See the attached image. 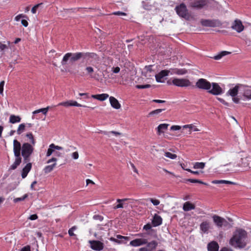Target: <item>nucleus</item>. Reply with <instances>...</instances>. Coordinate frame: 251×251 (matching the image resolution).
Returning <instances> with one entry per match:
<instances>
[{
	"instance_id": "nucleus-48",
	"label": "nucleus",
	"mask_w": 251,
	"mask_h": 251,
	"mask_svg": "<svg viewBox=\"0 0 251 251\" xmlns=\"http://www.w3.org/2000/svg\"><path fill=\"white\" fill-rule=\"evenodd\" d=\"M76 227L75 226H74L71 228H70L68 230V233L70 236H73L75 235V234L74 233V230L76 229Z\"/></svg>"
},
{
	"instance_id": "nucleus-32",
	"label": "nucleus",
	"mask_w": 251,
	"mask_h": 251,
	"mask_svg": "<svg viewBox=\"0 0 251 251\" xmlns=\"http://www.w3.org/2000/svg\"><path fill=\"white\" fill-rule=\"evenodd\" d=\"M241 166L245 168H251L250 166V160L247 157L241 158Z\"/></svg>"
},
{
	"instance_id": "nucleus-60",
	"label": "nucleus",
	"mask_w": 251,
	"mask_h": 251,
	"mask_svg": "<svg viewBox=\"0 0 251 251\" xmlns=\"http://www.w3.org/2000/svg\"><path fill=\"white\" fill-rule=\"evenodd\" d=\"M38 218V217L37 214H33V215H31L28 217V219L32 221V220H35L37 219Z\"/></svg>"
},
{
	"instance_id": "nucleus-43",
	"label": "nucleus",
	"mask_w": 251,
	"mask_h": 251,
	"mask_svg": "<svg viewBox=\"0 0 251 251\" xmlns=\"http://www.w3.org/2000/svg\"><path fill=\"white\" fill-rule=\"evenodd\" d=\"M165 156L172 159H175L177 157V155L176 154L172 153L170 152H165Z\"/></svg>"
},
{
	"instance_id": "nucleus-31",
	"label": "nucleus",
	"mask_w": 251,
	"mask_h": 251,
	"mask_svg": "<svg viewBox=\"0 0 251 251\" xmlns=\"http://www.w3.org/2000/svg\"><path fill=\"white\" fill-rule=\"evenodd\" d=\"M213 184H232L236 185V183L228 180H214L212 181Z\"/></svg>"
},
{
	"instance_id": "nucleus-28",
	"label": "nucleus",
	"mask_w": 251,
	"mask_h": 251,
	"mask_svg": "<svg viewBox=\"0 0 251 251\" xmlns=\"http://www.w3.org/2000/svg\"><path fill=\"white\" fill-rule=\"evenodd\" d=\"M195 208V205L189 201L185 202L183 204V209L185 211H188Z\"/></svg>"
},
{
	"instance_id": "nucleus-21",
	"label": "nucleus",
	"mask_w": 251,
	"mask_h": 251,
	"mask_svg": "<svg viewBox=\"0 0 251 251\" xmlns=\"http://www.w3.org/2000/svg\"><path fill=\"white\" fill-rule=\"evenodd\" d=\"M169 126L168 124H161L158 125L156 129L157 131V134L160 135L161 134L164 133L166 131Z\"/></svg>"
},
{
	"instance_id": "nucleus-33",
	"label": "nucleus",
	"mask_w": 251,
	"mask_h": 251,
	"mask_svg": "<svg viewBox=\"0 0 251 251\" xmlns=\"http://www.w3.org/2000/svg\"><path fill=\"white\" fill-rule=\"evenodd\" d=\"M230 53H231L230 52H228L227 51H222L219 52L218 54L215 55L213 58L215 60H218L221 59L222 57L230 54Z\"/></svg>"
},
{
	"instance_id": "nucleus-3",
	"label": "nucleus",
	"mask_w": 251,
	"mask_h": 251,
	"mask_svg": "<svg viewBox=\"0 0 251 251\" xmlns=\"http://www.w3.org/2000/svg\"><path fill=\"white\" fill-rule=\"evenodd\" d=\"M196 87L200 89L206 90L213 95L217 96L223 93V91L218 83H210L204 78L199 79L196 83Z\"/></svg>"
},
{
	"instance_id": "nucleus-61",
	"label": "nucleus",
	"mask_w": 251,
	"mask_h": 251,
	"mask_svg": "<svg viewBox=\"0 0 251 251\" xmlns=\"http://www.w3.org/2000/svg\"><path fill=\"white\" fill-rule=\"evenodd\" d=\"M21 23L25 27H27L28 25V23L27 20L23 19L21 21Z\"/></svg>"
},
{
	"instance_id": "nucleus-53",
	"label": "nucleus",
	"mask_w": 251,
	"mask_h": 251,
	"mask_svg": "<svg viewBox=\"0 0 251 251\" xmlns=\"http://www.w3.org/2000/svg\"><path fill=\"white\" fill-rule=\"evenodd\" d=\"M112 14L115 15H118V16H126V13L123 12H121V11L114 12L112 13Z\"/></svg>"
},
{
	"instance_id": "nucleus-10",
	"label": "nucleus",
	"mask_w": 251,
	"mask_h": 251,
	"mask_svg": "<svg viewBox=\"0 0 251 251\" xmlns=\"http://www.w3.org/2000/svg\"><path fill=\"white\" fill-rule=\"evenodd\" d=\"M212 219L215 225L219 228L224 226H227L229 225L228 222L224 218L218 215H214Z\"/></svg>"
},
{
	"instance_id": "nucleus-63",
	"label": "nucleus",
	"mask_w": 251,
	"mask_h": 251,
	"mask_svg": "<svg viewBox=\"0 0 251 251\" xmlns=\"http://www.w3.org/2000/svg\"><path fill=\"white\" fill-rule=\"evenodd\" d=\"M57 161V159L55 157H52L50 159L48 160L47 163H50L51 162H54V163H56Z\"/></svg>"
},
{
	"instance_id": "nucleus-42",
	"label": "nucleus",
	"mask_w": 251,
	"mask_h": 251,
	"mask_svg": "<svg viewBox=\"0 0 251 251\" xmlns=\"http://www.w3.org/2000/svg\"><path fill=\"white\" fill-rule=\"evenodd\" d=\"M85 71L87 72V75H89L91 77H92V74L94 73V68L91 66H87L85 68Z\"/></svg>"
},
{
	"instance_id": "nucleus-37",
	"label": "nucleus",
	"mask_w": 251,
	"mask_h": 251,
	"mask_svg": "<svg viewBox=\"0 0 251 251\" xmlns=\"http://www.w3.org/2000/svg\"><path fill=\"white\" fill-rule=\"evenodd\" d=\"M205 164L203 162H196L193 166V168L195 169H203L205 167Z\"/></svg>"
},
{
	"instance_id": "nucleus-5",
	"label": "nucleus",
	"mask_w": 251,
	"mask_h": 251,
	"mask_svg": "<svg viewBox=\"0 0 251 251\" xmlns=\"http://www.w3.org/2000/svg\"><path fill=\"white\" fill-rule=\"evenodd\" d=\"M81 58V52H77L75 53L68 52L64 55L61 63L62 65L65 66L67 64V62L69 59H70L72 62H75Z\"/></svg>"
},
{
	"instance_id": "nucleus-11",
	"label": "nucleus",
	"mask_w": 251,
	"mask_h": 251,
	"mask_svg": "<svg viewBox=\"0 0 251 251\" xmlns=\"http://www.w3.org/2000/svg\"><path fill=\"white\" fill-rule=\"evenodd\" d=\"M231 28L237 33H241L244 30L245 27L242 21L236 19L232 22Z\"/></svg>"
},
{
	"instance_id": "nucleus-14",
	"label": "nucleus",
	"mask_w": 251,
	"mask_h": 251,
	"mask_svg": "<svg viewBox=\"0 0 251 251\" xmlns=\"http://www.w3.org/2000/svg\"><path fill=\"white\" fill-rule=\"evenodd\" d=\"M152 65L146 66L144 68V72L142 73V74L147 78H151L153 76H155V73L152 69Z\"/></svg>"
},
{
	"instance_id": "nucleus-47",
	"label": "nucleus",
	"mask_w": 251,
	"mask_h": 251,
	"mask_svg": "<svg viewBox=\"0 0 251 251\" xmlns=\"http://www.w3.org/2000/svg\"><path fill=\"white\" fill-rule=\"evenodd\" d=\"M27 18V16L24 14H19L18 15L16 16L15 17V20L16 21H19L21 19V18Z\"/></svg>"
},
{
	"instance_id": "nucleus-56",
	"label": "nucleus",
	"mask_w": 251,
	"mask_h": 251,
	"mask_svg": "<svg viewBox=\"0 0 251 251\" xmlns=\"http://www.w3.org/2000/svg\"><path fill=\"white\" fill-rule=\"evenodd\" d=\"M112 71L114 74H117L120 72V68L119 67H113L112 68Z\"/></svg>"
},
{
	"instance_id": "nucleus-17",
	"label": "nucleus",
	"mask_w": 251,
	"mask_h": 251,
	"mask_svg": "<svg viewBox=\"0 0 251 251\" xmlns=\"http://www.w3.org/2000/svg\"><path fill=\"white\" fill-rule=\"evenodd\" d=\"M147 243L148 240L147 239L138 238L130 241L129 245L132 247H138L141 245H145Z\"/></svg>"
},
{
	"instance_id": "nucleus-55",
	"label": "nucleus",
	"mask_w": 251,
	"mask_h": 251,
	"mask_svg": "<svg viewBox=\"0 0 251 251\" xmlns=\"http://www.w3.org/2000/svg\"><path fill=\"white\" fill-rule=\"evenodd\" d=\"M151 228V224L148 223L146 225H145L143 227V229L145 230L146 231H148L149 230H150Z\"/></svg>"
},
{
	"instance_id": "nucleus-34",
	"label": "nucleus",
	"mask_w": 251,
	"mask_h": 251,
	"mask_svg": "<svg viewBox=\"0 0 251 251\" xmlns=\"http://www.w3.org/2000/svg\"><path fill=\"white\" fill-rule=\"evenodd\" d=\"M56 166V163H54L52 165L46 166L43 169L45 174H48L51 172Z\"/></svg>"
},
{
	"instance_id": "nucleus-46",
	"label": "nucleus",
	"mask_w": 251,
	"mask_h": 251,
	"mask_svg": "<svg viewBox=\"0 0 251 251\" xmlns=\"http://www.w3.org/2000/svg\"><path fill=\"white\" fill-rule=\"evenodd\" d=\"M151 87L150 84H145V85H137L135 87L137 89H146L149 88Z\"/></svg>"
},
{
	"instance_id": "nucleus-64",
	"label": "nucleus",
	"mask_w": 251,
	"mask_h": 251,
	"mask_svg": "<svg viewBox=\"0 0 251 251\" xmlns=\"http://www.w3.org/2000/svg\"><path fill=\"white\" fill-rule=\"evenodd\" d=\"M220 251H233L232 249L226 247H224Z\"/></svg>"
},
{
	"instance_id": "nucleus-41",
	"label": "nucleus",
	"mask_w": 251,
	"mask_h": 251,
	"mask_svg": "<svg viewBox=\"0 0 251 251\" xmlns=\"http://www.w3.org/2000/svg\"><path fill=\"white\" fill-rule=\"evenodd\" d=\"M164 110H165V109H157L153 110L149 113V116H152L154 115L159 114V113H160L161 112H162Z\"/></svg>"
},
{
	"instance_id": "nucleus-38",
	"label": "nucleus",
	"mask_w": 251,
	"mask_h": 251,
	"mask_svg": "<svg viewBox=\"0 0 251 251\" xmlns=\"http://www.w3.org/2000/svg\"><path fill=\"white\" fill-rule=\"evenodd\" d=\"M25 124H20L17 130V133L18 135H20L25 130Z\"/></svg>"
},
{
	"instance_id": "nucleus-6",
	"label": "nucleus",
	"mask_w": 251,
	"mask_h": 251,
	"mask_svg": "<svg viewBox=\"0 0 251 251\" xmlns=\"http://www.w3.org/2000/svg\"><path fill=\"white\" fill-rule=\"evenodd\" d=\"M208 0H188V7L196 9H201L206 6Z\"/></svg>"
},
{
	"instance_id": "nucleus-59",
	"label": "nucleus",
	"mask_w": 251,
	"mask_h": 251,
	"mask_svg": "<svg viewBox=\"0 0 251 251\" xmlns=\"http://www.w3.org/2000/svg\"><path fill=\"white\" fill-rule=\"evenodd\" d=\"M51 146L52 148H54V150H63V148L62 147L55 145L53 143L51 144Z\"/></svg>"
},
{
	"instance_id": "nucleus-7",
	"label": "nucleus",
	"mask_w": 251,
	"mask_h": 251,
	"mask_svg": "<svg viewBox=\"0 0 251 251\" xmlns=\"http://www.w3.org/2000/svg\"><path fill=\"white\" fill-rule=\"evenodd\" d=\"M239 96L244 100H251V86L241 84Z\"/></svg>"
},
{
	"instance_id": "nucleus-12",
	"label": "nucleus",
	"mask_w": 251,
	"mask_h": 251,
	"mask_svg": "<svg viewBox=\"0 0 251 251\" xmlns=\"http://www.w3.org/2000/svg\"><path fill=\"white\" fill-rule=\"evenodd\" d=\"M241 84L237 83L236 85L230 89L227 92L226 95L230 96L232 97H234V96H237L238 93L240 95L241 92Z\"/></svg>"
},
{
	"instance_id": "nucleus-15",
	"label": "nucleus",
	"mask_w": 251,
	"mask_h": 251,
	"mask_svg": "<svg viewBox=\"0 0 251 251\" xmlns=\"http://www.w3.org/2000/svg\"><path fill=\"white\" fill-rule=\"evenodd\" d=\"M81 58L86 61H89L91 59L94 60H97L98 59V55L95 52H81Z\"/></svg>"
},
{
	"instance_id": "nucleus-23",
	"label": "nucleus",
	"mask_w": 251,
	"mask_h": 251,
	"mask_svg": "<svg viewBox=\"0 0 251 251\" xmlns=\"http://www.w3.org/2000/svg\"><path fill=\"white\" fill-rule=\"evenodd\" d=\"M207 247L208 251H218L219 248L218 243L214 241L209 243Z\"/></svg>"
},
{
	"instance_id": "nucleus-2",
	"label": "nucleus",
	"mask_w": 251,
	"mask_h": 251,
	"mask_svg": "<svg viewBox=\"0 0 251 251\" xmlns=\"http://www.w3.org/2000/svg\"><path fill=\"white\" fill-rule=\"evenodd\" d=\"M248 232L244 229L238 228L233 232L229 244L234 248L243 249L247 245Z\"/></svg>"
},
{
	"instance_id": "nucleus-35",
	"label": "nucleus",
	"mask_w": 251,
	"mask_h": 251,
	"mask_svg": "<svg viewBox=\"0 0 251 251\" xmlns=\"http://www.w3.org/2000/svg\"><path fill=\"white\" fill-rule=\"evenodd\" d=\"M50 108V106H47L46 108L39 109L38 110H35L33 112V114H37L40 112H42L43 114L46 115Z\"/></svg>"
},
{
	"instance_id": "nucleus-1",
	"label": "nucleus",
	"mask_w": 251,
	"mask_h": 251,
	"mask_svg": "<svg viewBox=\"0 0 251 251\" xmlns=\"http://www.w3.org/2000/svg\"><path fill=\"white\" fill-rule=\"evenodd\" d=\"M32 145L28 143H24L21 145L20 142L14 139L13 141V152L15 161L11 165L10 169L15 170L22 162L21 153L24 158V162L27 163L30 160V156L33 152L34 148Z\"/></svg>"
},
{
	"instance_id": "nucleus-25",
	"label": "nucleus",
	"mask_w": 251,
	"mask_h": 251,
	"mask_svg": "<svg viewBox=\"0 0 251 251\" xmlns=\"http://www.w3.org/2000/svg\"><path fill=\"white\" fill-rule=\"evenodd\" d=\"M109 101L111 106L116 109H119L121 108V106L118 100L113 97H110L109 98Z\"/></svg>"
},
{
	"instance_id": "nucleus-52",
	"label": "nucleus",
	"mask_w": 251,
	"mask_h": 251,
	"mask_svg": "<svg viewBox=\"0 0 251 251\" xmlns=\"http://www.w3.org/2000/svg\"><path fill=\"white\" fill-rule=\"evenodd\" d=\"M93 219L94 220L102 221L103 220V217L102 216L100 215H95L93 216Z\"/></svg>"
},
{
	"instance_id": "nucleus-4",
	"label": "nucleus",
	"mask_w": 251,
	"mask_h": 251,
	"mask_svg": "<svg viewBox=\"0 0 251 251\" xmlns=\"http://www.w3.org/2000/svg\"><path fill=\"white\" fill-rule=\"evenodd\" d=\"M175 11L176 14L181 18L189 21L192 18L190 13L187 8L186 5L184 3L176 5L175 7Z\"/></svg>"
},
{
	"instance_id": "nucleus-62",
	"label": "nucleus",
	"mask_w": 251,
	"mask_h": 251,
	"mask_svg": "<svg viewBox=\"0 0 251 251\" xmlns=\"http://www.w3.org/2000/svg\"><path fill=\"white\" fill-rule=\"evenodd\" d=\"M217 99L219 101H220L221 102H222L224 104H225L226 106H228V103L227 102H226L224 99L220 98H218Z\"/></svg>"
},
{
	"instance_id": "nucleus-57",
	"label": "nucleus",
	"mask_w": 251,
	"mask_h": 251,
	"mask_svg": "<svg viewBox=\"0 0 251 251\" xmlns=\"http://www.w3.org/2000/svg\"><path fill=\"white\" fill-rule=\"evenodd\" d=\"M180 129L181 126H172L170 128V129L171 130H180Z\"/></svg>"
},
{
	"instance_id": "nucleus-50",
	"label": "nucleus",
	"mask_w": 251,
	"mask_h": 251,
	"mask_svg": "<svg viewBox=\"0 0 251 251\" xmlns=\"http://www.w3.org/2000/svg\"><path fill=\"white\" fill-rule=\"evenodd\" d=\"M5 82L4 81H1L0 82V94L2 95H3V88Z\"/></svg>"
},
{
	"instance_id": "nucleus-29",
	"label": "nucleus",
	"mask_w": 251,
	"mask_h": 251,
	"mask_svg": "<svg viewBox=\"0 0 251 251\" xmlns=\"http://www.w3.org/2000/svg\"><path fill=\"white\" fill-rule=\"evenodd\" d=\"M92 97L98 100L103 101L109 97V95L107 94L93 95H92Z\"/></svg>"
},
{
	"instance_id": "nucleus-30",
	"label": "nucleus",
	"mask_w": 251,
	"mask_h": 251,
	"mask_svg": "<svg viewBox=\"0 0 251 251\" xmlns=\"http://www.w3.org/2000/svg\"><path fill=\"white\" fill-rule=\"evenodd\" d=\"M21 118L19 116L11 115L9 117V123L11 124L18 123L21 122Z\"/></svg>"
},
{
	"instance_id": "nucleus-9",
	"label": "nucleus",
	"mask_w": 251,
	"mask_h": 251,
	"mask_svg": "<svg viewBox=\"0 0 251 251\" xmlns=\"http://www.w3.org/2000/svg\"><path fill=\"white\" fill-rule=\"evenodd\" d=\"M172 84L177 87H184L191 86L192 82L187 78H175L172 80Z\"/></svg>"
},
{
	"instance_id": "nucleus-22",
	"label": "nucleus",
	"mask_w": 251,
	"mask_h": 251,
	"mask_svg": "<svg viewBox=\"0 0 251 251\" xmlns=\"http://www.w3.org/2000/svg\"><path fill=\"white\" fill-rule=\"evenodd\" d=\"M128 200H131V199H127V198H125L123 199H117L116 201L117 202H118V204L117 205H115L113 207L114 209H117L119 208H124V202ZM132 201H137L138 200H132Z\"/></svg>"
},
{
	"instance_id": "nucleus-58",
	"label": "nucleus",
	"mask_w": 251,
	"mask_h": 251,
	"mask_svg": "<svg viewBox=\"0 0 251 251\" xmlns=\"http://www.w3.org/2000/svg\"><path fill=\"white\" fill-rule=\"evenodd\" d=\"M241 98H239L237 96H234V97H232V100L235 103H239L240 100Z\"/></svg>"
},
{
	"instance_id": "nucleus-36",
	"label": "nucleus",
	"mask_w": 251,
	"mask_h": 251,
	"mask_svg": "<svg viewBox=\"0 0 251 251\" xmlns=\"http://www.w3.org/2000/svg\"><path fill=\"white\" fill-rule=\"evenodd\" d=\"M26 137H27L29 139V141L31 143L30 144L32 145L33 146H35L36 141L34 138L32 133L31 132L27 133L26 134Z\"/></svg>"
},
{
	"instance_id": "nucleus-45",
	"label": "nucleus",
	"mask_w": 251,
	"mask_h": 251,
	"mask_svg": "<svg viewBox=\"0 0 251 251\" xmlns=\"http://www.w3.org/2000/svg\"><path fill=\"white\" fill-rule=\"evenodd\" d=\"M55 150L54 148H52L51 146V144L49 146V148L48 149L47 153H46V156L49 157L50 156L52 153Z\"/></svg>"
},
{
	"instance_id": "nucleus-8",
	"label": "nucleus",
	"mask_w": 251,
	"mask_h": 251,
	"mask_svg": "<svg viewBox=\"0 0 251 251\" xmlns=\"http://www.w3.org/2000/svg\"><path fill=\"white\" fill-rule=\"evenodd\" d=\"M201 24L203 26L206 27H219L222 25V23L219 20H206L201 19Z\"/></svg>"
},
{
	"instance_id": "nucleus-27",
	"label": "nucleus",
	"mask_w": 251,
	"mask_h": 251,
	"mask_svg": "<svg viewBox=\"0 0 251 251\" xmlns=\"http://www.w3.org/2000/svg\"><path fill=\"white\" fill-rule=\"evenodd\" d=\"M146 244L147 246L146 247L150 251H153L156 248L158 243L156 241L153 240L147 243Z\"/></svg>"
},
{
	"instance_id": "nucleus-19",
	"label": "nucleus",
	"mask_w": 251,
	"mask_h": 251,
	"mask_svg": "<svg viewBox=\"0 0 251 251\" xmlns=\"http://www.w3.org/2000/svg\"><path fill=\"white\" fill-rule=\"evenodd\" d=\"M210 227V223L207 221L202 222L200 225V230L203 233H208Z\"/></svg>"
},
{
	"instance_id": "nucleus-54",
	"label": "nucleus",
	"mask_w": 251,
	"mask_h": 251,
	"mask_svg": "<svg viewBox=\"0 0 251 251\" xmlns=\"http://www.w3.org/2000/svg\"><path fill=\"white\" fill-rule=\"evenodd\" d=\"M72 157L74 159H77L79 157V154L77 151H75L72 153Z\"/></svg>"
},
{
	"instance_id": "nucleus-51",
	"label": "nucleus",
	"mask_w": 251,
	"mask_h": 251,
	"mask_svg": "<svg viewBox=\"0 0 251 251\" xmlns=\"http://www.w3.org/2000/svg\"><path fill=\"white\" fill-rule=\"evenodd\" d=\"M42 3H39V4H36L35 5H34L32 8L31 9V12L33 13V14H35L36 13V11H37V8L40 6V5H41Z\"/></svg>"
},
{
	"instance_id": "nucleus-24",
	"label": "nucleus",
	"mask_w": 251,
	"mask_h": 251,
	"mask_svg": "<svg viewBox=\"0 0 251 251\" xmlns=\"http://www.w3.org/2000/svg\"><path fill=\"white\" fill-rule=\"evenodd\" d=\"M151 223L153 226H157L162 224V219L159 215L155 214L153 217Z\"/></svg>"
},
{
	"instance_id": "nucleus-39",
	"label": "nucleus",
	"mask_w": 251,
	"mask_h": 251,
	"mask_svg": "<svg viewBox=\"0 0 251 251\" xmlns=\"http://www.w3.org/2000/svg\"><path fill=\"white\" fill-rule=\"evenodd\" d=\"M186 181H188V182H191V183H200V184H204L205 185H208V184L205 183V182H204L200 180H199V179H191V178H189V179H187L186 180Z\"/></svg>"
},
{
	"instance_id": "nucleus-18",
	"label": "nucleus",
	"mask_w": 251,
	"mask_h": 251,
	"mask_svg": "<svg viewBox=\"0 0 251 251\" xmlns=\"http://www.w3.org/2000/svg\"><path fill=\"white\" fill-rule=\"evenodd\" d=\"M170 72V70H162L160 72H159L158 74H155V77L156 81L157 82H163L164 81L162 80L163 77L168 75L169 73Z\"/></svg>"
},
{
	"instance_id": "nucleus-49",
	"label": "nucleus",
	"mask_w": 251,
	"mask_h": 251,
	"mask_svg": "<svg viewBox=\"0 0 251 251\" xmlns=\"http://www.w3.org/2000/svg\"><path fill=\"white\" fill-rule=\"evenodd\" d=\"M8 49V46L2 44L1 42H0V51H3L5 50H7Z\"/></svg>"
},
{
	"instance_id": "nucleus-20",
	"label": "nucleus",
	"mask_w": 251,
	"mask_h": 251,
	"mask_svg": "<svg viewBox=\"0 0 251 251\" xmlns=\"http://www.w3.org/2000/svg\"><path fill=\"white\" fill-rule=\"evenodd\" d=\"M26 163V165L23 168L22 171V177L23 178H25L26 177L28 173L30 172L32 168L31 163L28 162Z\"/></svg>"
},
{
	"instance_id": "nucleus-26",
	"label": "nucleus",
	"mask_w": 251,
	"mask_h": 251,
	"mask_svg": "<svg viewBox=\"0 0 251 251\" xmlns=\"http://www.w3.org/2000/svg\"><path fill=\"white\" fill-rule=\"evenodd\" d=\"M170 71H171L172 74H176L178 75H183L187 73V71L185 69H171Z\"/></svg>"
},
{
	"instance_id": "nucleus-13",
	"label": "nucleus",
	"mask_w": 251,
	"mask_h": 251,
	"mask_svg": "<svg viewBox=\"0 0 251 251\" xmlns=\"http://www.w3.org/2000/svg\"><path fill=\"white\" fill-rule=\"evenodd\" d=\"M57 106H63L65 107H69V106H77V107H86L87 106L86 105H81L78 103L77 102V101L73 100H70L66 101H63L57 104Z\"/></svg>"
},
{
	"instance_id": "nucleus-44",
	"label": "nucleus",
	"mask_w": 251,
	"mask_h": 251,
	"mask_svg": "<svg viewBox=\"0 0 251 251\" xmlns=\"http://www.w3.org/2000/svg\"><path fill=\"white\" fill-rule=\"evenodd\" d=\"M28 195L27 194H25L22 197L17 198L14 199L13 201L15 203L24 201L26 198H27Z\"/></svg>"
},
{
	"instance_id": "nucleus-16",
	"label": "nucleus",
	"mask_w": 251,
	"mask_h": 251,
	"mask_svg": "<svg viewBox=\"0 0 251 251\" xmlns=\"http://www.w3.org/2000/svg\"><path fill=\"white\" fill-rule=\"evenodd\" d=\"M91 248L95 251H100L103 249V243L99 241H89Z\"/></svg>"
},
{
	"instance_id": "nucleus-40",
	"label": "nucleus",
	"mask_w": 251,
	"mask_h": 251,
	"mask_svg": "<svg viewBox=\"0 0 251 251\" xmlns=\"http://www.w3.org/2000/svg\"><path fill=\"white\" fill-rule=\"evenodd\" d=\"M147 201H150L153 205L157 206L159 205L160 203V201L159 200L154 198H149L146 200Z\"/></svg>"
}]
</instances>
